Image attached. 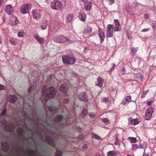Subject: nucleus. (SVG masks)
<instances>
[{
    "label": "nucleus",
    "instance_id": "nucleus-48",
    "mask_svg": "<svg viewBox=\"0 0 156 156\" xmlns=\"http://www.w3.org/2000/svg\"><path fill=\"white\" fill-rule=\"evenodd\" d=\"M152 101H148L147 103V106H150L151 104H152Z\"/></svg>",
    "mask_w": 156,
    "mask_h": 156
},
{
    "label": "nucleus",
    "instance_id": "nucleus-42",
    "mask_svg": "<svg viewBox=\"0 0 156 156\" xmlns=\"http://www.w3.org/2000/svg\"><path fill=\"white\" fill-rule=\"evenodd\" d=\"M146 144L145 143H144L140 145L139 146V148L141 149H144L146 147Z\"/></svg>",
    "mask_w": 156,
    "mask_h": 156
},
{
    "label": "nucleus",
    "instance_id": "nucleus-55",
    "mask_svg": "<svg viewBox=\"0 0 156 156\" xmlns=\"http://www.w3.org/2000/svg\"><path fill=\"white\" fill-rule=\"evenodd\" d=\"M2 44V41L1 36L0 35V44Z\"/></svg>",
    "mask_w": 156,
    "mask_h": 156
},
{
    "label": "nucleus",
    "instance_id": "nucleus-47",
    "mask_svg": "<svg viewBox=\"0 0 156 156\" xmlns=\"http://www.w3.org/2000/svg\"><path fill=\"white\" fill-rule=\"evenodd\" d=\"M88 115L90 117H91V118L94 117L95 116V114L93 113H90Z\"/></svg>",
    "mask_w": 156,
    "mask_h": 156
},
{
    "label": "nucleus",
    "instance_id": "nucleus-59",
    "mask_svg": "<svg viewBox=\"0 0 156 156\" xmlns=\"http://www.w3.org/2000/svg\"><path fill=\"white\" fill-rule=\"evenodd\" d=\"M22 99H23V101H24V99L23 98H22Z\"/></svg>",
    "mask_w": 156,
    "mask_h": 156
},
{
    "label": "nucleus",
    "instance_id": "nucleus-24",
    "mask_svg": "<svg viewBox=\"0 0 156 156\" xmlns=\"http://www.w3.org/2000/svg\"><path fill=\"white\" fill-rule=\"evenodd\" d=\"M131 97L130 95H128L125 98V99L123 101L122 103L123 105H125L127 102H129L131 101Z\"/></svg>",
    "mask_w": 156,
    "mask_h": 156
},
{
    "label": "nucleus",
    "instance_id": "nucleus-57",
    "mask_svg": "<svg viewBox=\"0 0 156 156\" xmlns=\"http://www.w3.org/2000/svg\"><path fill=\"white\" fill-rule=\"evenodd\" d=\"M23 115L25 117L26 116V113H25V112H24L23 113Z\"/></svg>",
    "mask_w": 156,
    "mask_h": 156
},
{
    "label": "nucleus",
    "instance_id": "nucleus-23",
    "mask_svg": "<svg viewBox=\"0 0 156 156\" xmlns=\"http://www.w3.org/2000/svg\"><path fill=\"white\" fill-rule=\"evenodd\" d=\"M74 16L72 14H70L67 16L66 22L67 23L71 22L73 20Z\"/></svg>",
    "mask_w": 156,
    "mask_h": 156
},
{
    "label": "nucleus",
    "instance_id": "nucleus-41",
    "mask_svg": "<svg viewBox=\"0 0 156 156\" xmlns=\"http://www.w3.org/2000/svg\"><path fill=\"white\" fill-rule=\"evenodd\" d=\"M138 147L136 144H133L132 145V148L134 150H136Z\"/></svg>",
    "mask_w": 156,
    "mask_h": 156
},
{
    "label": "nucleus",
    "instance_id": "nucleus-12",
    "mask_svg": "<svg viewBox=\"0 0 156 156\" xmlns=\"http://www.w3.org/2000/svg\"><path fill=\"white\" fill-rule=\"evenodd\" d=\"M78 98L81 101H87L88 100L85 92L80 93L78 95Z\"/></svg>",
    "mask_w": 156,
    "mask_h": 156
},
{
    "label": "nucleus",
    "instance_id": "nucleus-52",
    "mask_svg": "<svg viewBox=\"0 0 156 156\" xmlns=\"http://www.w3.org/2000/svg\"><path fill=\"white\" fill-rule=\"evenodd\" d=\"M48 109L50 111H51V112H53V110L52 109V107L51 106H50L48 107Z\"/></svg>",
    "mask_w": 156,
    "mask_h": 156
},
{
    "label": "nucleus",
    "instance_id": "nucleus-20",
    "mask_svg": "<svg viewBox=\"0 0 156 156\" xmlns=\"http://www.w3.org/2000/svg\"><path fill=\"white\" fill-rule=\"evenodd\" d=\"M32 14L34 18L38 19L40 18L41 14L38 13V10L37 9L33 10L32 12Z\"/></svg>",
    "mask_w": 156,
    "mask_h": 156
},
{
    "label": "nucleus",
    "instance_id": "nucleus-28",
    "mask_svg": "<svg viewBox=\"0 0 156 156\" xmlns=\"http://www.w3.org/2000/svg\"><path fill=\"white\" fill-rule=\"evenodd\" d=\"M23 131V130L22 127H18L16 129V132L19 135H22Z\"/></svg>",
    "mask_w": 156,
    "mask_h": 156
},
{
    "label": "nucleus",
    "instance_id": "nucleus-35",
    "mask_svg": "<svg viewBox=\"0 0 156 156\" xmlns=\"http://www.w3.org/2000/svg\"><path fill=\"white\" fill-rule=\"evenodd\" d=\"M92 138L98 140H100L101 139L100 136L94 134H92Z\"/></svg>",
    "mask_w": 156,
    "mask_h": 156
},
{
    "label": "nucleus",
    "instance_id": "nucleus-51",
    "mask_svg": "<svg viewBox=\"0 0 156 156\" xmlns=\"http://www.w3.org/2000/svg\"><path fill=\"white\" fill-rule=\"evenodd\" d=\"M131 51L133 53L135 52L136 51V50L135 48H132L131 49Z\"/></svg>",
    "mask_w": 156,
    "mask_h": 156
},
{
    "label": "nucleus",
    "instance_id": "nucleus-34",
    "mask_svg": "<svg viewBox=\"0 0 156 156\" xmlns=\"http://www.w3.org/2000/svg\"><path fill=\"white\" fill-rule=\"evenodd\" d=\"M108 156H116V154L114 151H109L107 153Z\"/></svg>",
    "mask_w": 156,
    "mask_h": 156
},
{
    "label": "nucleus",
    "instance_id": "nucleus-39",
    "mask_svg": "<svg viewBox=\"0 0 156 156\" xmlns=\"http://www.w3.org/2000/svg\"><path fill=\"white\" fill-rule=\"evenodd\" d=\"M108 99L107 98H103L101 99V101L103 102L107 103L108 102Z\"/></svg>",
    "mask_w": 156,
    "mask_h": 156
},
{
    "label": "nucleus",
    "instance_id": "nucleus-37",
    "mask_svg": "<svg viewBox=\"0 0 156 156\" xmlns=\"http://www.w3.org/2000/svg\"><path fill=\"white\" fill-rule=\"evenodd\" d=\"M114 144L115 145H119L120 144V141L117 137L116 138L115 140Z\"/></svg>",
    "mask_w": 156,
    "mask_h": 156
},
{
    "label": "nucleus",
    "instance_id": "nucleus-6",
    "mask_svg": "<svg viewBox=\"0 0 156 156\" xmlns=\"http://www.w3.org/2000/svg\"><path fill=\"white\" fill-rule=\"evenodd\" d=\"M153 112L154 110L152 108H148L147 109L145 115V119L146 120H150L152 116V113Z\"/></svg>",
    "mask_w": 156,
    "mask_h": 156
},
{
    "label": "nucleus",
    "instance_id": "nucleus-58",
    "mask_svg": "<svg viewBox=\"0 0 156 156\" xmlns=\"http://www.w3.org/2000/svg\"><path fill=\"white\" fill-rule=\"evenodd\" d=\"M122 69L123 71H125V68H123Z\"/></svg>",
    "mask_w": 156,
    "mask_h": 156
},
{
    "label": "nucleus",
    "instance_id": "nucleus-53",
    "mask_svg": "<svg viewBox=\"0 0 156 156\" xmlns=\"http://www.w3.org/2000/svg\"><path fill=\"white\" fill-rule=\"evenodd\" d=\"M115 66H116L115 65L114 63L113 64V66L111 68V70H114V69H115Z\"/></svg>",
    "mask_w": 156,
    "mask_h": 156
},
{
    "label": "nucleus",
    "instance_id": "nucleus-30",
    "mask_svg": "<svg viewBox=\"0 0 156 156\" xmlns=\"http://www.w3.org/2000/svg\"><path fill=\"white\" fill-rule=\"evenodd\" d=\"M130 123L133 125H135L139 123V121L136 119L131 120L130 122Z\"/></svg>",
    "mask_w": 156,
    "mask_h": 156
},
{
    "label": "nucleus",
    "instance_id": "nucleus-16",
    "mask_svg": "<svg viewBox=\"0 0 156 156\" xmlns=\"http://www.w3.org/2000/svg\"><path fill=\"white\" fill-rule=\"evenodd\" d=\"M33 37L41 44H43L44 43L43 39L39 36L37 34H34Z\"/></svg>",
    "mask_w": 156,
    "mask_h": 156
},
{
    "label": "nucleus",
    "instance_id": "nucleus-3",
    "mask_svg": "<svg viewBox=\"0 0 156 156\" xmlns=\"http://www.w3.org/2000/svg\"><path fill=\"white\" fill-rule=\"evenodd\" d=\"M0 122L1 127H2L3 126H4L3 128H2V129L3 130L9 132H11L12 130L13 126H12V124L10 125H8L7 124V122L4 119L0 121Z\"/></svg>",
    "mask_w": 156,
    "mask_h": 156
},
{
    "label": "nucleus",
    "instance_id": "nucleus-22",
    "mask_svg": "<svg viewBox=\"0 0 156 156\" xmlns=\"http://www.w3.org/2000/svg\"><path fill=\"white\" fill-rule=\"evenodd\" d=\"M68 85L66 83L63 84L60 87V89L61 92H66L68 89Z\"/></svg>",
    "mask_w": 156,
    "mask_h": 156
},
{
    "label": "nucleus",
    "instance_id": "nucleus-44",
    "mask_svg": "<svg viewBox=\"0 0 156 156\" xmlns=\"http://www.w3.org/2000/svg\"><path fill=\"white\" fill-rule=\"evenodd\" d=\"M6 87L4 85L0 84V90H4L5 89Z\"/></svg>",
    "mask_w": 156,
    "mask_h": 156
},
{
    "label": "nucleus",
    "instance_id": "nucleus-50",
    "mask_svg": "<svg viewBox=\"0 0 156 156\" xmlns=\"http://www.w3.org/2000/svg\"><path fill=\"white\" fill-rule=\"evenodd\" d=\"M88 145L87 144H85L83 145V149H87L88 147Z\"/></svg>",
    "mask_w": 156,
    "mask_h": 156
},
{
    "label": "nucleus",
    "instance_id": "nucleus-4",
    "mask_svg": "<svg viewBox=\"0 0 156 156\" xmlns=\"http://www.w3.org/2000/svg\"><path fill=\"white\" fill-rule=\"evenodd\" d=\"M62 60L64 63L70 65L74 64L76 61L74 58L67 56H63L62 57Z\"/></svg>",
    "mask_w": 156,
    "mask_h": 156
},
{
    "label": "nucleus",
    "instance_id": "nucleus-21",
    "mask_svg": "<svg viewBox=\"0 0 156 156\" xmlns=\"http://www.w3.org/2000/svg\"><path fill=\"white\" fill-rule=\"evenodd\" d=\"M92 3L89 1L85 3L84 7L87 11H90L91 9Z\"/></svg>",
    "mask_w": 156,
    "mask_h": 156
},
{
    "label": "nucleus",
    "instance_id": "nucleus-46",
    "mask_svg": "<svg viewBox=\"0 0 156 156\" xmlns=\"http://www.w3.org/2000/svg\"><path fill=\"white\" fill-rule=\"evenodd\" d=\"M109 2V4L112 5L114 3V0H108Z\"/></svg>",
    "mask_w": 156,
    "mask_h": 156
},
{
    "label": "nucleus",
    "instance_id": "nucleus-17",
    "mask_svg": "<svg viewBox=\"0 0 156 156\" xmlns=\"http://www.w3.org/2000/svg\"><path fill=\"white\" fill-rule=\"evenodd\" d=\"M86 15L85 14L84 11L83 10H81L79 13V17L81 21H85L86 18Z\"/></svg>",
    "mask_w": 156,
    "mask_h": 156
},
{
    "label": "nucleus",
    "instance_id": "nucleus-29",
    "mask_svg": "<svg viewBox=\"0 0 156 156\" xmlns=\"http://www.w3.org/2000/svg\"><path fill=\"white\" fill-rule=\"evenodd\" d=\"M48 24V21L45 20L43 23L42 25L41 26V27L42 30L46 29Z\"/></svg>",
    "mask_w": 156,
    "mask_h": 156
},
{
    "label": "nucleus",
    "instance_id": "nucleus-9",
    "mask_svg": "<svg viewBox=\"0 0 156 156\" xmlns=\"http://www.w3.org/2000/svg\"><path fill=\"white\" fill-rule=\"evenodd\" d=\"M11 19L9 20V23L12 26H17L19 23V21L17 18L13 15H11Z\"/></svg>",
    "mask_w": 156,
    "mask_h": 156
},
{
    "label": "nucleus",
    "instance_id": "nucleus-5",
    "mask_svg": "<svg viewBox=\"0 0 156 156\" xmlns=\"http://www.w3.org/2000/svg\"><path fill=\"white\" fill-rule=\"evenodd\" d=\"M62 5L58 1H54L52 2L51 6L52 9L55 10H59L62 7Z\"/></svg>",
    "mask_w": 156,
    "mask_h": 156
},
{
    "label": "nucleus",
    "instance_id": "nucleus-36",
    "mask_svg": "<svg viewBox=\"0 0 156 156\" xmlns=\"http://www.w3.org/2000/svg\"><path fill=\"white\" fill-rule=\"evenodd\" d=\"M102 121L103 122L105 123L106 125H108L110 124V122L108 119L106 118H104L103 119Z\"/></svg>",
    "mask_w": 156,
    "mask_h": 156
},
{
    "label": "nucleus",
    "instance_id": "nucleus-15",
    "mask_svg": "<svg viewBox=\"0 0 156 156\" xmlns=\"http://www.w3.org/2000/svg\"><path fill=\"white\" fill-rule=\"evenodd\" d=\"M5 11L9 15H12L13 12V8L10 5H7L6 6Z\"/></svg>",
    "mask_w": 156,
    "mask_h": 156
},
{
    "label": "nucleus",
    "instance_id": "nucleus-60",
    "mask_svg": "<svg viewBox=\"0 0 156 156\" xmlns=\"http://www.w3.org/2000/svg\"><path fill=\"white\" fill-rule=\"evenodd\" d=\"M97 156H101V155H97Z\"/></svg>",
    "mask_w": 156,
    "mask_h": 156
},
{
    "label": "nucleus",
    "instance_id": "nucleus-40",
    "mask_svg": "<svg viewBox=\"0 0 156 156\" xmlns=\"http://www.w3.org/2000/svg\"><path fill=\"white\" fill-rule=\"evenodd\" d=\"M62 153L61 151H57L55 153V156H61Z\"/></svg>",
    "mask_w": 156,
    "mask_h": 156
},
{
    "label": "nucleus",
    "instance_id": "nucleus-49",
    "mask_svg": "<svg viewBox=\"0 0 156 156\" xmlns=\"http://www.w3.org/2000/svg\"><path fill=\"white\" fill-rule=\"evenodd\" d=\"M149 30V29H144L142 30L141 32H146L148 31Z\"/></svg>",
    "mask_w": 156,
    "mask_h": 156
},
{
    "label": "nucleus",
    "instance_id": "nucleus-2",
    "mask_svg": "<svg viewBox=\"0 0 156 156\" xmlns=\"http://www.w3.org/2000/svg\"><path fill=\"white\" fill-rule=\"evenodd\" d=\"M53 41L56 42L62 43L68 42L70 41L69 37H64L62 35L57 36L54 37L53 39Z\"/></svg>",
    "mask_w": 156,
    "mask_h": 156
},
{
    "label": "nucleus",
    "instance_id": "nucleus-32",
    "mask_svg": "<svg viewBox=\"0 0 156 156\" xmlns=\"http://www.w3.org/2000/svg\"><path fill=\"white\" fill-rule=\"evenodd\" d=\"M26 36V34L24 32H19L18 33V36L19 37H24Z\"/></svg>",
    "mask_w": 156,
    "mask_h": 156
},
{
    "label": "nucleus",
    "instance_id": "nucleus-56",
    "mask_svg": "<svg viewBox=\"0 0 156 156\" xmlns=\"http://www.w3.org/2000/svg\"><path fill=\"white\" fill-rule=\"evenodd\" d=\"M81 1L83 2V3H85L86 2L88 1L87 0H80Z\"/></svg>",
    "mask_w": 156,
    "mask_h": 156
},
{
    "label": "nucleus",
    "instance_id": "nucleus-54",
    "mask_svg": "<svg viewBox=\"0 0 156 156\" xmlns=\"http://www.w3.org/2000/svg\"><path fill=\"white\" fill-rule=\"evenodd\" d=\"M149 154H148L145 153V150H144V154L143 156H148Z\"/></svg>",
    "mask_w": 156,
    "mask_h": 156
},
{
    "label": "nucleus",
    "instance_id": "nucleus-11",
    "mask_svg": "<svg viewBox=\"0 0 156 156\" xmlns=\"http://www.w3.org/2000/svg\"><path fill=\"white\" fill-rule=\"evenodd\" d=\"M98 34L100 38L101 43L104 41L105 37V32L102 29L99 28L98 29Z\"/></svg>",
    "mask_w": 156,
    "mask_h": 156
},
{
    "label": "nucleus",
    "instance_id": "nucleus-25",
    "mask_svg": "<svg viewBox=\"0 0 156 156\" xmlns=\"http://www.w3.org/2000/svg\"><path fill=\"white\" fill-rule=\"evenodd\" d=\"M9 102L10 103H14L16 100V97L15 95H9L8 98Z\"/></svg>",
    "mask_w": 156,
    "mask_h": 156
},
{
    "label": "nucleus",
    "instance_id": "nucleus-61",
    "mask_svg": "<svg viewBox=\"0 0 156 156\" xmlns=\"http://www.w3.org/2000/svg\"><path fill=\"white\" fill-rule=\"evenodd\" d=\"M145 18L146 19H147V18L146 17H145Z\"/></svg>",
    "mask_w": 156,
    "mask_h": 156
},
{
    "label": "nucleus",
    "instance_id": "nucleus-26",
    "mask_svg": "<svg viewBox=\"0 0 156 156\" xmlns=\"http://www.w3.org/2000/svg\"><path fill=\"white\" fill-rule=\"evenodd\" d=\"M98 83L96 85L101 87L102 86V84L103 82V80L100 77H98L97 79Z\"/></svg>",
    "mask_w": 156,
    "mask_h": 156
},
{
    "label": "nucleus",
    "instance_id": "nucleus-14",
    "mask_svg": "<svg viewBox=\"0 0 156 156\" xmlns=\"http://www.w3.org/2000/svg\"><path fill=\"white\" fill-rule=\"evenodd\" d=\"M46 140L47 143L51 145L52 147H54L55 146V144L54 142V140L52 139V138L50 136H47L45 138Z\"/></svg>",
    "mask_w": 156,
    "mask_h": 156
},
{
    "label": "nucleus",
    "instance_id": "nucleus-43",
    "mask_svg": "<svg viewBox=\"0 0 156 156\" xmlns=\"http://www.w3.org/2000/svg\"><path fill=\"white\" fill-rule=\"evenodd\" d=\"M10 43L14 45H16V41L14 40H10Z\"/></svg>",
    "mask_w": 156,
    "mask_h": 156
},
{
    "label": "nucleus",
    "instance_id": "nucleus-10",
    "mask_svg": "<svg viewBox=\"0 0 156 156\" xmlns=\"http://www.w3.org/2000/svg\"><path fill=\"white\" fill-rule=\"evenodd\" d=\"M60 26L59 23L57 21H54L51 30L52 32H56L59 28Z\"/></svg>",
    "mask_w": 156,
    "mask_h": 156
},
{
    "label": "nucleus",
    "instance_id": "nucleus-19",
    "mask_svg": "<svg viewBox=\"0 0 156 156\" xmlns=\"http://www.w3.org/2000/svg\"><path fill=\"white\" fill-rule=\"evenodd\" d=\"M3 150L5 152H7L9 148V145L7 142H4L1 144Z\"/></svg>",
    "mask_w": 156,
    "mask_h": 156
},
{
    "label": "nucleus",
    "instance_id": "nucleus-13",
    "mask_svg": "<svg viewBox=\"0 0 156 156\" xmlns=\"http://www.w3.org/2000/svg\"><path fill=\"white\" fill-rule=\"evenodd\" d=\"M33 84H31L28 89V92L30 93L31 92H34L35 90L36 87V81L35 80H33Z\"/></svg>",
    "mask_w": 156,
    "mask_h": 156
},
{
    "label": "nucleus",
    "instance_id": "nucleus-1",
    "mask_svg": "<svg viewBox=\"0 0 156 156\" xmlns=\"http://www.w3.org/2000/svg\"><path fill=\"white\" fill-rule=\"evenodd\" d=\"M56 93V91L55 88L51 87L47 89L45 92L43 91L42 94L43 95L45 96V100L47 101L48 98H53Z\"/></svg>",
    "mask_w": 156,
    "mask_h": 156
},
{
    "label": "nucleus",
    "instance_id": "nucleus-38",
    "mask_svg": "<svg viewBox=\"0 0 156 156\" xmlns=\"http://www.w3.org/2000/svg\"><path fill=\"white\" fill-rule=\"evenodd\" d=\"M87 111L86 109H83L81 114V116L83 117L85 115L87 114Z\"/></svg>",
    "mask_w": 156,
    "mask_h": 156
},
{
    "label": "nucleus",
    "instance_id": "nucleus-18",
    "mask_svg": "<svg viewBox=\"0 0 156 156\" xmlns=\"http://www.w3.org/2000/svg\"><path fill=\"white\" fill-rule=\"evenodd\" d=\"M115 23V26L114 28V31L115 32L118 31H119L121 28L119 27L120 23L118 20H114Z\"/></svg>",
    "mask_w": 156,
    "mask_h": 156
},
{
    "label": "nucleus",
    "instance_id": "nucleus-7",
    "mask_svg": "<svg viewBox=\"0 0 156 156\" xmlns=\"http://www.w3.org/2000/svg\"><path fill=\"white\" fill-rule=\"evenodd\" d=\"M113 25L111 24L108 25L106 32L107 36L109 37H112L113 36Z\"/></svg>",
    "mask_w": 156,
    "mask_h": 156
},
{
    "label": "nucleus",
    "instance_id": "nucleus-8",
    "mask_svg": "<svg viewBox=\"0 0 156 156\" xmlns=\"http://www.w3.org/2000/svg\"><path fill=\"white\" fill-rule=\"evenodd\" d=\"M30 4H28L23 5L20 8L21 12L23 14L27 13L30 9Z\"/></svg>",
    "mask_w": 156,
    "mask_h": 156
},
{
    "label": "nucleus",
    "instance_id": "nucleus-45",
    "mask_svg": "<svg viewBox=\"0 0 156 156\" xmlns=\"http://www.w3.org/2000/svg\"><path fill=\"white\" fill-rule=\"evenodd\" d=\"M148 91V90H147V91H144L143 92V93L142 94L141 97L142 98H144L145 97V95L147 93Z\"/></svg>",
    "mask_w": 156,
    "mask_h": 156
},
{
    "label": "nucleus",
    "instance_id": "nucleus-33",
    "mask_svg": "<svg viewBox=\"0 0 156 156\" xmlns=\"http://www.w3.org/2000/svg\"><path fill=\"white\" fill-rule=\"evenodd\" d=\"M128 139L130 141L131 143H134L137 141L136 138L133 137H129Z\"/></svg>",
    "mask_w": 156,
    "mask_h": 156
},
{
    "label": "nucleus",
    "instance_id": "nucleus-31",
    "mask_svg": "<svg viewBox=\"0 0 156 156\" xmlns=\"http://www.w3.org/2000/svg\"><path fill=\"white\" fill-rule=\"evenodd\" d=\"M62 116L61 115H59L57 116L54 119L55 121L56 122H58L60 121L62 119Z\"/></svg>",
    "mask_w": 156,
    "mask_h": 156
},
{
    "label": "nucleus",
    "instance_id": "nucleus-27",
    "mask_svg": "<svg viewBox=\"0 0 156 156\" xmlns=\"http://www.w3.org/2000/svg\"><path fill=\"white\" fill-rule=\"evenodd\" d=\"M92 28L90 27H88L84 30L83 33L86 34H90L92 32Z\"/></svg>",
    "mask_w": 156,
    "mask_h": 156
}]
</instances>
